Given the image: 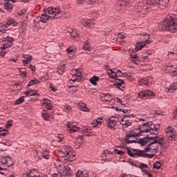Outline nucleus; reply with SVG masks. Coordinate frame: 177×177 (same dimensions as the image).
<instances>
[{"instance_id":"obj_61","label":"nucleus","mask_w":177,"mask_h":177,"mask_svg":"<svg viewBox=\"0 0 177 177\" xmlns=\"http://www.w3.org/2000/svg\"><path fill=\"white\" fill-rule=\"evenodd\" d=\"M88 5H95V3H96V0H88Z\"/></svg>"},{"instance_id":"obj_16","label":"nucleus","mask_w":177,"mask_h":177,"mask_svg":"<svg viewBox=\"0 0 177 177\" xmlns=\"http://www.w3.org/2000/svg\"><path fill=\"white\" fill-rule=\"evenodd\" d=\"M47 13H48V12H46L44 14H42L41 15V17H37L36 19L39 20L41 21V23H47L50 17L46 15Z\"/></svg>"},{"instance_id":"obj_15","label":"nucleus","mask_w":177,"mask_h":177,"mask_svg":"<svg viewBox=\"0 0 177 177\" xmlns=\"http://www.w3.org/2000/svg\"><path fill=\"white\" fill-rule=\"evenodd\" d=\"M120 124L124 128H128V127H131V125H132V122L127 119V116H124V118L121 120Z\"/></svg>"},{"instance_id":"obj_17","label":"nucleus","mask_w":177,"mask_h":177,"mask_svg":"<svg viewBox=\"0 0 177 177\" xmlns=\"http://www.w3.org/2000/svg\"><path fill=\"white\" fill-rule=\"evenodd\" d=\"M140 83V85L149 86L150 84H153V77H148L147 79L141 80Z\"/></svg>"},{"instance_id":"obj_52","label":"nucleus","mask_w":177,"mask_h":177,"mask_svg":"<svg viewBox=\"0 0 177 177\" xmlns=\"http://www.w3.org/2000/svg\"><path fill=\"white\" fill-rule=\"evenodd\" d=\"M114 151L115 154H120V156H122L124 154V151H120L118 149H115Z\"/></svg>"},{"instance_id":"obj_59","label":"nucleus","mask_w":177,"mask_h":177,"mask_svg":"<svg viewBox=\"0 0 177 177\" xmlns=\"http://www.w3.org/2000/svg\"><path fill=\"white\" fill-rule=\"evenodd\" d=\"M126 77L127 78V80H129V81H131V82L135 80V79L133 77H132V76H131L128 74L126 76Z\"/></svg>"},{"instance_id":"obj_56","label":"nucleus","mask_w":177,"mask_h":177,"mask_svg":"<svg viewBox=\"0 0 177 177\" xmlns=\"http://www.w3.org/2000/svg\"><path fill=\"white\" fill-rule=\"evenodd\" d=\"M32 85H35V81L34 80H30L27 86H32Z\"/></svg>"},{"instance_id":"obj_28","label":"nucleus","mask_w":177,"mask_h":177,"mask_svg":"<svg viewBox=\"0 0 177 177\" xmlns=\"http://www.w3.org/2000/svg\"><path fill=\"white\" fill-rule=\"evenodd\" d=\"M80 109L82 110V111H86L89 112V108L86 106V104L85 103H81L80 104Z\"/></svg>"},{"instance_id":"obj_27","label":"nucleus","mask_w":177,"mask_h":177,"mask_svg":"<svg viewBox=\"0 0 177 177\" xmlns=\"http://www.w3.org/2000/svg\"><path fill=\"white\" fill-rule=\"evenodd\" d=\"M114 85L119 89H121V88H125V82L124 81H121V83H119L118 80L115 81Z\"/></svg>"},{"instance_id":"obj_47","label":"nucleus","mask_w":177,"mask_h":177,"mask_svg":"<svg viewBox=\"0 0 177 177\" xmlns=\"http://www.w3.org/2000/svg\"><path fill=\"white\" fill-rule=\"evenodd\" d=\"M82 24L84 27H86L87 28H91V22H89V20L83 22Z\"/></svg>"},{"instance_id":"obj_53","label":"nucleus","mask_w":177,"mask_h":177,"mask_svg":"<svg viewBox=\"0 0 177 177\" xmlns=\"http://www.w3.org/2000/svg\"><path fill=\"white\" fill-rule=\"evenodd\" d=\"M80 140L81 141L84 140V136H79L76 139V142L80 143Z\"/></svg>"},{"instance_id":"obj_37","label":"nucleus","mask_w":177,"mask_h":177,"mask_svg":"<svg viewBox=\"0 0 177 177\" xmlns=\"http://www.w3.org/2000/svg\"><path fill=\"white\" fill-rule=\"evenodd\" d=\"M168 91H176L177 89V83H173L169 86V88H167Z\"/></svg>"},{"instance_id":"obj_20","label":"nucleus","mask_w":177,"mask_h":177,"mask_svg":"<svg viewBox=\"0 0 177 177\" xmlns=\"http://www.w3.org/2000/svg\"><path fill=\"white\" fill-rule=\"evenodd\" d=\"M16 24H17V22L15 21V19H11L7 21L6 24H3V26L8 28V27H10V26H12L13 27H15Z\"/></svg>"},{"instance_id":"obj_33","label":"nucleus","mask_w":177,"mask_h":177,"mask_svg":"<svg viewBox=\"0 0 177 177\" xmlns=\"http://www.w3.org/2000/svg\"><path fill=\"white\" fill-rule=\"evenodd\" d=\"M160 0H149L148 5H151L152 6H156V5H159Z\"/></svg>"},{"instance_id":"obj_41","label":"nucleus","mask_w":177,"mask_h":177,"mask_svg":"<svg viewBox=\"0 0 177 177\" xmlns=\"http://www.w3.org/2000/svg\"><path fill=\"white\" fill-rule=\"evenodd\" d=\"M31 92H32V90L26 91V92H25V95H27V96H39V94H38L37 93H31Z\"/></svg>"},{"instance_id":"obj_29","label":"nucleus","mask_w":177,"mask_h":177,"mask_svg":"<svg viewBox=\"0 0 177 177\" xmlns=\"http://www.w3.org/2000/svg\"><path fill=\"white\" fill-rule=\"evenodd\" d=\"M65 69H66V65L65 64L59 66L57 68L58 74H59L60 75H62L64 73Z\"/></svg>"},{"instance_id":"obj_11","label":"nucleus","mask_w":177,"mask_h":177,"mask_svg":"<svg viewBox=\"0 0 177 177\" xmlns=\"http://www.w3.org/2000/svg\"><path fill=\"white\" fill-rule=\"evenodd\" d=\"M109 75H111V78H118V77H127L128 73H123L121 71L118 70L117 72L109 70Z\"/></svg>"},{"instance_id":"obj_58","label":"nucleus","mask_w":177,"mask_h":177,"mask_svg":"<svg viewBox=\"0 0 177 177\" xmlns=\"http://www.w3.org/2000/svg\"><path fill=\"white\" fill-rule=\"evenodd\" d=\"M12 120H8L7 122L6 128H10V127H12Z\"/></svg>"},{"instance_id":"obj_39","label":"nucleus","mask_w":177,"mask_h":177,"mask_svg":"<svg viewBox=\"0 0 177 177\" xmlns=\"http://www.w3.org/2000/svg\"><path fill=\"white\" fill-rule=\"evenodd\" d=\"M103 102H110L111 100V96L110 94L104 95V97L102 98Z\"/></svg>"},{"instance_id":"obj_7","label":"nucleus","mask_w":177,"mask_h":177,"mask_svg":"<svg viewBox=\"0 0 177 177\" xmlns=\"http://www.w3.org/2000/svg\"><path fill=\"white\" fill-rule=\"evenodd\" d=\"M71 74L73 75L72 78L70 80V82H77L78 80H81L82 73H81V69L74 68L71 71Z\"/></svg>"},{"instance_id":"obj_1","label":"nucleus","mask_w":177,"mask_h":177,"mask_svg":"<svg viewBox=\"0 0 177 177\" xmlns=\"http://www.w3.org/2000/svg\"><path fill=\"white\" fill-rule=\"evenodd\" d=\"M162 30L163 31H170V32H175L177 31V18L168 15L162 25Z\"/></svg>"},{"instance_id":"obj_6","label":"nucleus","mask_w":177,"mask_h":177,"mask_svg":"<svg viewBox=\"0 0 177 177\" xmlns=\"http://www.w3.org/2000/svg\"><path fill=\"white\" fill-rule=\"evenodd\" d=\"M15 164L12 158L10 156H3L0 161V171H5L6 169L2 168V167H12Z\"/></svg>"},{"instance_id":"obj_50","label":"nucleus","mask_w":177,"mask_h":177,"mask_svg":"<svg viewBox=\"0 0 177 177\" xmlns=\"http://www.w3.org/2000/svg\"><path fill=\"white\" fill-rule=\"evenodd\" d=\"M118 37L120 38V39H125V33H118Z\"/></svg>"},{"instance_id":"obj_8","label":"nucleus","mask_w":177,"mask_h":177,"mask_svg":"<svg viewBox=\"0 0 177 177\" xmlns=\"http://www.w3.org/2000/svg\"><path fill=\"white\" fill-rule=\"evenodd\" d=\"M15 41V39L9 36L6 37L3 41L2 46L0 47L1 49H8L10 48L12 43Z\"/></svg>"},{"instance_id":"obj_48","label":"nucleus","mask_w":177,"mask_h":177,"mask_svg":"<svg viewBox=\"0 0 177 177\" xmlns=\"http://www.w3.org/2000/svg\"><path fill=\"white\" fill-rule=\"evenodd\" d=\"M64 111H66V113H70V111H71V106H70V105H66L64 108Z\"/></svg>"},{"instance_id":"obj_12","label":"nucleus","mask_w":177,"mask_h":177,"mask_svg":"<svg viewBox=\"0 0 177 177\" xmlns=\"http://www.w3.org/2000/svg\"><path fill=\"white\" fill-rule=\"evenodd\" d=\"M155 135V136H152V138H154L153 140L158 143V145H159V146L160 147H163L164 145H165V138H164V136H158L157 133H153Z\"/></svg>"},{"instance_id":"obj_64","label":"nucleus","mask_w":177,"mask_h":177,"mask_svg":"<svg viewBox=\"0 0 177 177\" xmlns=\"http://www.w3.org/2000/svg\"><path fill=\"white\" fill-rule=\"evenodd\" d=\"M21 177H30V173H24L21 175Z\"/></svg>"},{"instance_id":"obj_10","label":"nucleus","mask_w":177,"mask_h":177,"mask_svg":"<svg viewBox=\"0 0 177 177\" xmlns=\"http://www.w3.org/2000/svg\"><path fill=\"white\" fill-rule=\"evenodd\" d=\"M143 5L142 2H140L137 3L138 8H136L135 10L133 11V15L136 16H140V15H145L146 13L145 11L146 9L143 8L142 6Z\"/></svg>"},{"instance_id":"obj_42","label":"nucleus","mask_w":177,"mask_h":177,"mask_svg":"<svg viewBox=\"0 0 177 177\" xmlns=\"http://www.w3.org/2000/svg\"><path fill=\"white\" fill-rule=\"evenodd\" d=\"M138 97H140V99H147V97L146 95V92L142 91V92L139 93Z\"/></svg>"},{"instance_id":"obj_18","label":"nucleus","mask_w":177,"mask_h":177,"mask_svg":"<svg viewBox=\"0 0 177 177\" xmlns=\"http://www.w3.org/2000/svg\"><path fill=\"white\" fill-rule=\"evenodd\" d=\"M139 131H140L138 133H136V131H131L129 134H127L124 138L125 140H128L129 138H135L140 135V132L142 133V131H140V129H139Z\"/></svg>"},{"instance_id":"obj_63","label":"nucleus","mask_w":177,"mask_h":177,"mask_svg":"<svg viewBox=\"0 0 177 177\" xmlns=\"http://www.w3.org/2000/svg\"><path fill=\"white\" fill-rule=\"evenodd\" d=\"M86 0H77V4L78 5H84V3H85V1Z\"/></svg>"},{"instance_id":"obj_13","label":"nucleus","mask_w":177,"mask_h":177,"mask_svg":"<svg viewBox=\"0 0 177 177\" xmlns=\"http://www.w3.org/2000/svg\"><path fill=\"white\" fill-rule=\"evenodd\" d=\"M117 124L116 118L114 117H111L107 122V127L110 128V129H115Z\"/></svg>"},{"instance_id":"obj_26","label":"nucleus","mask_w":177,"mask_h":177,"mask_svg":"<svg viewBox=\"0 0 177 177\" xmlns=\"http://www.w3.org/2000/svg\"><path fill=\"white\" fill-rule=\"evenodd\" d=\"M92 128L91 127H87L85 129L82 130L83 133L86 136H92Z\"/></svg>"},{"instance_id":"obj_19","label":"nucleus","mask_w":177,"mask_h":177,"mask_svg":"<svg viewBox=\"0 0 177 177\" xmlns=\"http://www.w3.org/2000/svg\"><path fill=\"white\" fill-rule=\"evenodd\" d=\"M141 39L145 44H151V40L150 39V35L145 34L141 36Z\"/></svg>"},{"instance_id":"obj_51","label":"nucleus","mask_w":177,"mask_h":177,"mask_svg":"<svg viewBox=\"0 0 177 177\" xmlns=\"http://www.w3.org/2000/svg\"><path fill=\"white\" fill-rule=\"evenodd\" d=\"M83 49L87 50V52H91V46H83Z\"/></svg>"},{"instance_id":"obj_49","label":"nucleus","mask_w":177,"mask_h":177,"mask_svg":"<svg viewBox=\"0 0 177 177\" xmlns=\"http://www.w3.org/2000/svg\"><path fill=\"white\" fill-rule=\"evenodd\" d=\"M140 169H142V171H143V169H145V168H149V165H147V164H145V163H142L140 165Z\"/></svg>"},{"instance_id":"obj_21","label":"nucleus","mask_w":177,"mask_h":177,"mask_svg":"<svg viewBox=\"0 0 177 177\" xmlns=\"http://www.w3.org/2000/svg\"><path fill=\"white\" fill-rule=\"evenodd\" d=\"M41 117L45 121H49L50 120V115L47 110H44L41 112Z\"/></svg>"},{"instance_id":"obj_40","label":"nucleus","mask_w":177,"mask_h":177,"mask_svg":"<svg viewBox=\"0 0 177 177\" xmlns=\"http://www.w3.org/2000/svg\"><path fill=\"white\" fill-rule=\"evenodd\" d=\"M145 95L147 96V99L149 97H151V96H154V93L150 90L145 91Z\"/></svg>"},{"instance_id":"obj_24","label":"nucleus","mask_w":177,"mask_h":177,"mask_svg":"<svg viewBox=\"0 0 177 177\" xmlns=\"http://www.w3.org/2000/svg\"><path fill=\"white\" fill-rule=\"evenodd\" d=\"M145 45H146L145 43H144V41H139L136 44V51L138 52V50H140L142 49H143V48L145 47Z\"/></svg>"},{"instance_id":"obj_3","label":"nucleus","mask_w":177,"mask_h":177,"mask_svg":"<svg viewBox=\"0 0 177 177\" xmlns=\"http://www.w3.org/2000/svg\"><path fill=\"white\" fill-rule=\"evenodd\" d=\"M71 147L64 146L59 151V156H60L62 158H64V161H66L67 162H68V161H73L75 155L73 154V151H71Z\"/></svg>"},{"instance_id":"obj_14","label":"nucleus","mask_w":177,"mask_h":177,"mask_svg":"<svg viewBox=\"0 0 177 177\" xmlns=\"http://www.w3.org/2000/svg\"><path fill=\"white\" fill-rule=\"evenodd\" d=\"M136 155L138 156V157H145V158H153L154 157V154H149L144 152V151H138L136 152Z\"/></svg>"},{"instance_id":"obj_43","label":"nucleus","mask_w":177,"mask_h":177,"mask_svg":"<svg viewBox=\"0 0 177 177\" xmlns=\"http://www.w3.org/2000/svg\"><path fill=\"white\" fill-rule=\"evenodd\" d=\"M153 169H160L161 168V162H156L153 166Z\"/></svg>"},{"instance_id":"obj_22","label":"nucleus","mask_w":177,"mask_h":177,"mask_svg":"<svg viewBox=\"0 0 177 177\" xmlns=\"http://www.w3.org/2000/svg\"><path fill=\"white\" fill-rule=\"evenodd\" d=\"M169 2V0H159V8H161L162 9H164V8H167L168 6V3Z\"/></svg>"},{"instance_id":"obj_25","label":"nucleus","mask_w":177,"mask_h":177,"mask_svg":"<svg viewBox=\"0 0 177 177\" xmlns=\"http://www.w3.org/2000/svg\"><path fill=\"white\" fill-rule=\"evenodd\" d=\"M24 60H23V63L24 64H28V63H30L31 62V60L32 59V57L30 56V55H24Z\"/></svg>"},{"instance_id":"obj_23","label":"nucleus","mask_w":177,"mask_h":177,"mask_svg":"<svg viewBox=\"0 0 177 177\" xmlns=\"http://www.w3.org/2000/svg\"><path fill=\"white\" fill-rule=\"evenodd\" d=\"M66 127H68L71 133L77 132V129H75V128L78 129V127H77L76 125L73 124V123H68V124H66Z\"/></svg>"},{"instance_id":"obj_30","label":"nucleus","mask_w":177,"mask_h":177,"mask_svg":"<svg viewBox=\"0 0 177 177\" xmlns=\"http://www.w3.org/2000/svg\"><path fill=\"white\" fill-rule=\"evenodd\" d=\"M99 82V77L94 75L93 77L90 79V82L92 84V85H97V82Z\"/></svg>"},{"instance_id":"obj_9","label":"nucleus","mask_w":177,"mask_h":177,"mask_svg":"<svg viewBox=\"0 0 177 177\" xmlns=\"http://www.w3.org/2000/svg\"><path fill=\"white\" fill-rule=\"evenodd\" d=\"M46 12L48 15H51L53 17H55V16H57V15H60V13L62 12V10L60 9V7H57V8L50 7L47 8Z\"/></svg>"},{"instance_id":"obj_34","label":"nucleus","mask_w":177,"mask_h":177,"mask_svg":"<svg viewBox=\"0 0 177 177\" xmlns=\"http://www.w3.org/2000/svg\"><path fill=\"white\" fill-rule=\"evenodd\" d=\"M76 176L77 177H89V175L88 174H84V171L80 170L76 173Z\"/></svg>"},{"instance_id":"obj_55","label":"nucleus","mask_w":177,"mask_h":177,"mask_svg":"<svg viewBox=\"0 0 177 177\" xmlns=\"http://www.w3.org/2000/svg\"><path fill=\"white\" fill-rule=\"evenodd\" d=\"M44 104H46V106H48V104H50V101L46 98H44Z\"/></svg>"},{"instance_id":"obj_32","label":"nucleus","mask_w":177,"mask_h":177,"mask_svg":"<svg viewBox=\"0 0 177 177\" xmlns=\"http://www.w3.org/2000/svg\"><path fill=\"white\" fill-rule=\"evenodd\" d=\"M41 156L46 160H49V150H44L41 152Z\"/></svg>"},{"instance_id":"obj_5","label":"nucleus","mask_w":177,"mask_h":177,"mask_svg":"<svg viewBox=\"0 0 177 177\" xmlns=\"http://www.w3.org/2000/svg\"><path fill=\"white\" fill-rule=\"evenodd\" d=\"M151 125H153L152 122H147V123L142 124V127L140 128V132H150V133H153V131L155 132H157L158 129H160L157 125H154L153 128L151 127Z\"/></svg>"},{"instance_id":"obj_36","label":"nucleus","mask_w":177,"mask_h":177,"mask_svg":"<svg viewBox=\"0 0 177 177\" xmlns=\"http://www.w3.org/2000/svg\"><path fill=\"white\" fill-rule=\"evenodd\" d=\"M32 174H35V175H32ZM29 175L30 177H38V170H37L36 169H31Z\"/></svg>"},{"instance_id":"obj_4","label":"nucleus","mask_w":177,"mask_h":177,"mask_svg":"<svg viewBox=\"0 0 177 177\" xmlns=\"http://www.w3.org/2000/svg\"><path fill=\"white\" fill-rule=\"evenodd\" d=\"M54 165L62 176H71L73 175L71 169L68 166H64L63 164H61L59 160H55Z\"/></svg>"},{"instance_id":"obj_44","label":"nucleus","mask_w":177,"mask_h":177,"mask_svg":"<svg viewBox=\"0 0 177 177\" xmlns=\"http://www.w3.org/2000/svg\"><path fill=\"white\" fill-rule=\"evenodd\" d=\"M24 102V96H21L15 102V104H21Z\"/></svg>"},{"instance_id":"obj_38","label":"nucleus","mask_w":177,"mask_h":177,"mask_svg":"<svg viewBox=\"0 0 177 177\" xmlns=\"http://www.w3.org/2000/svg\"><path fill=\"white\" fill-rule=\"evenodd\" d=\"M94 122L97 124L102 127V124H103V118L99 117Z\"/></svg>"},{"instance_id":"obj_45","label":"nucleus","mask_w":177,"mask_h":177,"mask_svg":"<svg viewBox=\"0 0 177 177\" xmlns=\"http://www.w3.org/2000/svg\"><path fill=\"white\" fill-rule=\"evenodd\" d=\"M19 71L20 74H21V75H23L24 77H26V75H27V73H26V68H19Z\"/></svg>"},{"instance_id":"obj_57","label":"nucleus","mask_w":177,"mask_h":177,"mask_svg":"<svg viewBox=\"0 0 177 177\" xmlns=\"http://www.w3.org/2000/svg\"><path fill=\"white\" fill-rule=\"evenodd\" d=\"M8 133L5 131V130H0V136H6Z\"/></svg>"},{"instance_id":"obj_60","label":"nucleus","mask_w":177,"mask_h":177,"mask_svg":"<svg viewBox=\"0 0 177 177\" xmlns=\"http://www.w3.org/2000/svg\"><path fill=\"white\" fill-rule=\"evenodd\" d=\"M126 143H136V141L135 140H129V138H128V140H125Z\"/></svg>"},{"instance_id":"obj_31","label":"nucleus","mask_w":177,"mask_h":177,"mask_svg":"<svg viewBox=\"0 0 177 177\" xmlns=\"http://www.w3.org/2000/svg\"><path fill=\"white\" fill-rule=\"evenodd\" d=\"M4 8L6 10L10 11L12 10V9H13V6H12V4H10V3L9 2V1H7L5 3H4Z\"/></svg>"},{"instance_id":"obj_2","label":"nucleus","mask_w":177,"mask_h":177,"mask_svg":"<svg viewBox=\"0 0 177 177\" xmlns=\"http://www.w3.org/2000/svg\"><path fill=\"white\" fill-rule=\"evenodd\" d=\"M140 145L142 146H146V145H149V149H151V153H157L160 151L158 149V145L154 140V138L153 136H147L142 139H140L138 141Z\"/></svg>"},{"instance_id":"obj_62","label":"nucleus","mask_w":177,"mask_h":177,"mask_svg":"<svg viewBox=\"0 0 177 177\" xmlns=\"http://www.w3.org/2000/svg\"><path fill=\"white\" fill-rule=\"evenodd\" d=\"M104 153H105V155H104L105 157H110V156H111V154H112V153H111L109 151H105Z\"/></svg>"},{"instance_id":"obj_54","label":"nucleus","mask_w":177,"mask_h":177,"mask_svg":"<svg viewBox=\"0 0 177 177\" xmlns=\"http://www.w3.org/2000/svg\"><path fill=\"white\" fill-rule=\"evenodd\" d=\"M26 12H27V10L23 9L21 11H19L17 13L19 16H23V15H24V13H26Z\"/></svg>"},{"instance_id":"obj_35","label":"nucleus","mask_w":177,"mask_h":177,"mask_svg":"<svg viewBox=\"0 0 177 177\" xmlns=\"http://www.w3.org/2000/svg\"><path fill=\"white\" fill-rule=\"evenodd\" d=\"M119 6H127L129 3V0H118Z\"/></svg>"},{"instance_id":"obj_46","label":"nucleus","mask_w":177,"mask_h":177,"mask_svg":"<svg viewBox=\"0 0 177 177\" xmlns=\"http://www.w3.org/2000/svg\"><path fill=\"white\" fill-rule=\"evenodd\" d=\"M127 153L129 154V156H130V157H135L136 156V152L133 153V151L130 150L129 148L127 149Z\"/></svg>"}]
</instances>
